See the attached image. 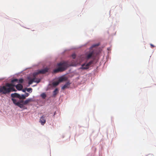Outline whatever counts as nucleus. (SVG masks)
<instances>
[{
    "label": "nucleus",
    "instance_id": "1",
    "mask_svg": "<svg viewBox=\"0 0 156 156\" xmlns=\"http://www.w3.org/2000/svg\"><path fill=\"white\" fill-rule=\"evenodd\" d=\"M10 84L9 83H6L5 85L0 87V93L2 94H9L11 92V89L9 87L10 86Z\"/></svg>",
    "mask_w": 156,
    "mask_h": 156
},
{
    "label": "nucleus",
    "instance_id": "2",
    "mask_svg": "<svg viewBox=\"0 0 156 156\" xmlns=\"http://www.w3.org/2000/svg\"><path fill=\"white\" fill-rule=\"evenodd\" d=\"M58 67L54 70V73H57L59 72H62L65 70L68 67L67 63L65 62H61L58 64Z\"/></svg>",
    "mask_w": 156,
    "mask_h": 156
},
{
    "label": "nucleus",
    "instance_id": "3",
    "mask_svg": "<svg viewBox=\"0 0 156 156\" xmlns=\"http://www.w3.org/2000/svg\"><path fill=\"white\" fill-rule=\"evenodd\" d=\"M33 76H34L33 75ZM36 76H33L34 77L32 79H30L29 77L28 78V79L29 80L28 83L29 85L31 84L33 82H36L37 83H39L41 81L40 79H36Z\"/></svg>",
    "mask_w": 156,
    "mask_h": 156
},
{
    "label": "nucleus",
    "instance_id": "4",
    "mask_svg": "<svg viewBox=\"0 0 156 156\" xmlns=\"http://www.w3.org/2000/svg\"><path fill=\"white\" fill-rule=\"evenodd\" d=\"M48 69L47 68H45L44 69L39 70L38 72L35 73L33 74L34 76H36L37 75L40 73L44 74L48 71Z\"/></svg>",
    "mask_w": 156,
    "mask_h": 156
},
{
    "label": "nucleus",
    "instance_id": "5",
    "mask_svg": "<svg viewBox=\"0 0 156 156\" xmlns=\"http://www.w3.org/2000/svg\"><path fill=\"white\" fill-rule=\"evenodd\" d=\"M95 51L93 50L90 52L87 55L86 58L87 59H89L91 58H93L94 59L95 57Z\"/></svg>",
    "mask_w": 156,
    "mask_h": 156
},
{
    "label": "nucleus",
    "instance_id": "6",
    "mask_svg": "<svg viewBox=\"0 0 156 156\" xmlns=\"http://www.w3.org/2000/svg\"><path fill=\"white\" fill-rule=\"evenodd\" d=\"M39 122L42 125H43L46 122L45 116L43 115L41 116Z\"/></svg>",
    "mask_w": 156,
    "mask_h": 156
},
{
    "label": "nucleus",
    "instance_id": "7",
    "mask_svg": "<svg viewBox=\"0 0 156 156\" xmlns=\"http://www.w3.org/2000/svg\"><path fill=\"white\" fill-rule=\"evenodd\" d=\"M9 83V84H10V86L9 87V88H11V90L12 92V91H16V90L14 88V87L15 86V85L12 83Z\"/></svg>",
    "mask_w": 156,
    "mask_h": 156
},
{
    "label": "nucleus",
    "instance_id": "8",
    "mask_svg": "<svg viewBox=\"0 0 156 156\" xmlns=\"http://www.w3.org/2000/svg\"><path fill=\"white\" fill-rule=\"evenodd\" d=\"M11 96L12 98H19L20 97V95L17 93H14L11 94Z\"/></svg>",
    "mask_w": 156,
    "mask_h": 156
},
{
    "label": "nucleus",
    "instance_id": "9",
    "mask_svg": "<svg viewBox=\"0 0 156 156\" xmlns=\"http://www.w3.org/2000/svg\"><path fill=\"white\" fill-rule=\"evenodd\" d=\"M16 87L18 90H21L23 88V86L22 84H18L16 86Z\"/></svg>",
    "mask_w": 156,
    "mask_h": 156
},
{
    "label": "nucleus",
    "instance_id": "10",
    "mask_svg": "<svg viewBox=\"0 0 156 156\" xmlns=\"http://www.w3.org/2000/svg\"><path fill=\"white\" fill-rule=\"evenodd\" d=\"M17 106L20 107V108L25 109L26 108L25 106H24L25 105L23 104L20 103V102L17 104Z\"/></svg>",
    "mask_w": 156,
    "mask_h": 156
},
{
    "label": "nucleus",
    "instance_id": "11",
    "mask_svg": "<svg viewBox=\"0 0 156 156\" xmlns=\"http://www.w3.org/2000/svg\"><path fill=\"white\" fill-rule=\"evenodd\" d=\"M67 80V78L65 77H62L59 78L58 80V82L60 83L63 81H66Z\"/></svg>",
    "mask_w": 156,
    "mask_h": 156
},
{
    "label": "nucleus",
    "instance_id": "12",
    "mask_svg": "<svg viewBox=\"0 0 156 156\" xmlns=\"http://www.w3.org/2000/svg\"><path fill=\"white\" fill-rule=\"evenodd\" d=\"M89 68V67L87 66V64H83L82 65L80 69H87Z\"/></svg>",
    "mask_w": 156,
    "mask_h": 156
},
{
    "label": "nucleus",
    "instance_id": "13",
    "mask_svg": "<svg viewBox=\"0 0 156 156\" xmlns=\"http://www.w3.org/2000/svg\"><path fill=\"white\" fill-rule=\"evenodd\" d=\"M32 101V99L31 98H28L25 101L23 102V104L24 105H27L29 102Z\"/></svg>",
    "mask_w": 156,
    "mask_h": 156
},
{
    "label": "nucleus",
    "instance_id": "14",
    "mask_svg": "<svg viewBox=\"0 0 156 156\" xmlns=\"http://www.w3.org/2000/svg\"><path fill=\"white\" fill-rule=\"evenodd\" d=\"M70 84L69 82H67L62 88V90H64L66 88H68V86Z\"/></svg>",
    "mask_w": 156,
    "mask_h": 156
},
{
    "label": "nucleus",
    "instance_id": "15",
    "mask_svg": "<svg viewBox=\"0 0 156 156\" xmlns=\"http://www.w3.org/2000/svg\"><path fill=\"white\" fill-rule=\"evenodd\" d=\"M13 101V103L17 106V104L18 103H19V102L18 101H17V100L15 99H14L13 98H12L11 99Z\"/></svg>",
    "mask_w": 156,
    "mask_h": 156
},
{
    "label": "nucleus",
    "instance_id": "16",
    "mask_svg": "<svg viewBox=\"0 0 156 156\" xmlns=\"http://www.w3.org/2000/svg\"><path fill=\"white\" fill-rule=\"evenodd\" d=\"M58 90L57 88L55 89L53 92V96H55L57 93Z\"/></svg>",
    "mask_w": 156,
    "mask_h": 156
},
{
    "label": "nucleus",
    "instance_id": "17",
    "mask_svg": "<svg viewBox=\"0 0 156 156\" xmlns=\"http://www.w3.org/2000/svg\"><path fill=\"white\" fill-rule=\"evenodd\" d=\"M59 83V82H58V81L55 82L53 83L52 85L54 86H56L57 85H58Z\"/></svg>",
    "mask_w": 156,
    "mask_h": 156
},
{
    "label": "nucleus",
    "instance_id": "18",
    "mask_svg": "<svg viewBox=\"0 0 156 156\" xmlns=\"http://www.w3.org/2000/svg\"><path fill=\"white\" fill-rule=\"evenodd\" d=\"M93 60H92L90 61V62H89L87 64V67H89L93 63Z\"/></svg>",
    "mask_w": 156,
    "mask_h": 156
},
{
    "label": "nucleus",
    "instance_id": "19",
    "mask_svg": "<svg viewBox=\"0 0 156 156\" xmlns=\"http://www.w3.org/2000/svg\"><path fill=\"white\" fill-rule=\"evenodd\" d=\"M41 96L43 99H45L46 97V95L45 93H42Z\"/></svg>",
    "mask_w": 156,
    "mask_h": 156
},
{
    "label": "nucleus",
    "instance_id": "20",
    "mask_svg": "<svg viewBox=\"0 0 156 156\" xmlns=\"http://www.w3.org/2000/svg\"><path fill=\"white\" fill-rule=\"evenodd\" d=\"M26 98V96L24 95H22L21 96L20 95V97L19 98L20 99H25Z\"/></svg>",
    "mask_w": 156,
    "mask_h": 156
},
{
    "label": "nucleus",
    "instance_id": "21",
    "mask_svg": "<svg viewBox=\"0 0 156 156\" xmlns=\"http://www.w3.org/2000/svg\"><path fill=\"white\" fill-rule=\"evenodd\" d=\"M27 92H31L32 91V89L31 88H27Z\"/></svg>",
    "mask_w": 156,
    "mask_h": 156
},
{
    "label": "nucleus",
    "instance_id": "22",
    "mask_svg": "<svg viewBox=\"0 0 156 156\" xmlns=\"http://www.w3.org/2000/svg\"><path fill=\"white\" fill-rule=\"evenodd\" d=\"M18 80L16 79H14L11 80L12 83H13L15 82H17L18 81Z\"/></svg>",
    "mask_w": 156,
    "mask_h": 156
},
{
    "label": "nucleus",
    "instance_id": "23",
    "mask_svg": "<svg viewBox=\"0 0 156 156\" xmlns=\"http://www.w3.org/2000/svg\"><path fill=\"white\" fill-rule=\"evenodd\" d=\"M23 81V79H20L19 80L18 82L20 83H22Z\"/></svg>",
    "mask_w": 156,
    "mask_h": 156
},
{
    "label": "nucleus",
    "instance_id": "24",
    "mask_svg": "<svg viewBox=\"0 0 156 156\" xmlns=\"http://www.w3.org/2000/svg\"><path fill=\"white\" fill-rule=\"evenodd\" d=\"M72 57L73 59L75 58L76 57V55L75 54H73L72 55Z\"/></svg>",
    "mask_w": 156,
    "mask_h": 156
},
{
    "label": "nucleus",
    "instance_id": "25",
    "mask_svg": "<svg viewBox=\"0 0 156 156\" xmlns=\"http://www.w3.org/2000/svg\"><path fill=\"white\" fill-rule=\"evenodd\" d=\"M18 102H20V103L23 104L24 101L23 100H21L18 101Z\"/></svg>",
    "mask_w": 156,
    "mask_h": 156
},
{
    "label": "nucleus",
    "instance_id": "26",
    "mask_svg": "<svg viewBox=\"0 0 156 156\" xmlns=\"http://www.w3.org/2000/svg\"><path fill=\"white\" fill-rule=\"evenodd\" d=\"M29 95V94L28 93H26V95H25V96H26V97H28Z\"/></svg>",
    "mask_w": 156,
    "mask_h": 156
},
{
    "label": "nucleus",
    "instance_id": "27",
    "mask_svg": "<svg viewBox=\"0 0 156 156\" xmlns=\"http://www.w3.org/2000/svg\"><path fill=\"white\" fill-rule=\"evenodd\" d=\"M150 45L151 46L152 48H154V47H155L154 46V45L152 44H150Z\"/></svg>",
    "mask_w": 156,
    "mask_h": 156
},
{
    "label": "nucleus",
    "instance_id": "28",
    "mask_svg": "<svg viewBox=\"0 0 156 156\" xmlns=\"http://www.w3.org/2000/svg\"><path fill=\"white\" fill-rule=\"evenodd\" d=\"M98 45H96V44H95V45H93L92 46V47H95L96 46H98Z\"/></svg>",
    "mask_w": 156,
    "mask_h": 156
},
{
    "label": "nucleus",
    "instance_id": "29",
    "mask_svg": "<svg viewBox=\"0 0 156 156\" xmlns=\"http://www.w3.org/2000/svg\"><path fill=\"white\" fill-rule=\"evenodd\" d=\"M23 92H25V90H23Z\"/></svg>",
    "mask_w": 156,
    "mask_h": 156
},
{
    "label": "nucleus",
    "instance_id": "30",
    "mask_svg": "<svg viewBox=\"0 0 156 156\" xmlns=\"http://www.w3.org/2000/svg\"><path fill=\"white\" fill-rule=\"evenodd\" d=\"M56 114V112H54V115H55Z\"/></svg>",
    "mask_w": 156,
    "mask_h": 156
}]
</instances>
